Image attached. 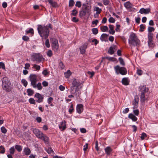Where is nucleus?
I'll use <instances>...</instances> for the list:
<instances>
[{
	"instance_id": "obj_1",
	"label": "nucleus",
	"mask_w": 158,
	"mask_h": 158,
	"mask_svg": "<svg viewBox=\"0 0 158 158\" xmlns=\"http://www.w3.org/2000/svg\"><path fill=\"white\" fill-rule=\"evenodd\" d=\"M83 87V84L78 80L74 79L72 82V86L70 88L71 94H74L77 98L81 94V89Z\"/></svg>"
},
{
	"instance_id": "obj_2",
	"label": "nucleus",
	"mask_w": 158,
	"mask_h": 158,
	"mask_svg": "<svg viewBox=\"0 0 158 158\" xmlns=\"http://www.w3.org/2000/svg\"><path fill=\"white\" fill-rule=\"evenodd\" d=\"M129 43L131 47L139 46L140 45V41L136 35L131 32L130 35L129 39Z\"/></svg>"
},
{
	"instance_id": "obj_3",
	"label": "nucleus",
	"mask_w": 158,
	"mask_h": 158,
	"mask_svg": "<svg viewBox=\"0 0 158 158\" xmlns=\"http://www.w3.org/2000/svg\"><path fill=\"white\" fill-rule=\"evenodd\" d=\"M37 30L40 36L42 38L46 39L48 35L49 31L48 29L47 26L43 27L41 25H38Z\"/></svg>"
},
{
	"instance_id": "obj_4",
	"label": "nucleus",
	"mask_w": 158,
	"mask_h": 158,
	"mask_svg": "<svg viewBox=\"0 0 158 158\" xmlns=\"http://www.w3.org/2000/svg\"><path fill=\"white\" fill-rule=\"evenodd\" d=\"M91 6L85 4L82 5V10L79 11V15L81 17L85 16L86 14L89 16L91 14Z\"/></svg>"
},
{
	"instance_id": "obj_5",
	"label": "nucleus",
	"mask_w": 158,
	"mask_h": 158,
	"mask_svg": "<svg viewBox=\"0 0 158 158\" xmlns=\"http://www.w3.org/2000/svg\"><path fill=\"white\" fill-rule=\"evenodd\" d=\"M29 78L31 82V85L34 88L36 87V83L37 81V76L35 74H31L30 75Z\"/></svg>"
},
{
	"instance_id": "obj_6",
	"label": "nucleus",
	"mask_w": 158,
	"mask_h": 158,
	"mask_svg": "<svg viewBox=\"0 0 158 158\" xmlns=\"http://www.w3.org/2000/svg\"><path fill=\"white\" fill-rule=\"evenodd\" d=\"M51 41L52 44L53 49L55 51H57L59 48L58 40L55 38H52L51 39Z\"/></svg>"
},
{
	"instance_id": "obj_7",
	"label": "nucleus",
	"mask_w": 158,
	"mask_h": 158,
	"mask_svg": "<svg viewBox=\"0 0 158 158\" xmlns=\"http://www.w3.org/2000/svg\"><path fill=\"white\" fill-rule=\"evenodd\" d=\"M139 91L140 94H147L148 93L149 90L145 86L140 85L139 87Z\"/></svg>"
},
{
	"instance_id": "obj_8",
	"label": "nucleus",
	"mask_w": 158,
	"mask_h": 158,
	"mask_svg": "<svg viewBox=\"0 0 158 158\" xmlns=\"http://www.w3.org/2000/svg\"><path fill=\"white\" fill-rule=\"evenodd\" d=\"M35 97L37 99V100H36L37 102L40 103L43 102L44 99L43 95H41L39 93H37L35 94Z\"/></svg>"
},
{
	"instance_id": "obj_9",
	"label": "nucleus",
	"mask_w": 158,
	"mask_h": 158,
	"mask_svg": "<svg viewBox=\"0 0 158 158\" xmlns=\"http://www.w3.org/2000/svg\"><path fill=\"white\" fill-rule=\"evenodd\" d=\"M33 132L38 138L40 139L42 137V136L44 134L39 130L36 129H33Z\"/></svg>"
},
{
	"instance_id": "obj_10",
	"label": "nucleus",
	"mask_w": 158,
	"mask_h": 158,
	"mask_svg": "<svg viewBox=\"0 0 158 158\" xmlns=\"http://www.w3.org/2000/svg\"><path fill=\"white\" fill-rule=\"evenodd\" d=\"M32 58L35 59H42L43 56L40 53H34L31 56Z\"/></svg>"
},
{
	"instance_id": "obj_11",
	"label": "nucleus",
	"mask_w": 158,
	"mask_h": 158,
	"mask_svg": "<svg viewBox=\"0 0 158 158\" xmlns=\"http://www.w3.org/2000/svg\"><path fill=\"white\" fill-rule=\"evenodd\" d=\"M153 34L151 32H149L148 34V44L149 46H151L152 44V41Z\"/></svg>"
},
{
	"instance_id": "obj_12",
	"label": "nucleus",
	"mask_w": 158,
	"mask_h": 158,
	"mask_svg": "<svg viewBox=\"0 0 158 158\" xmlns=\"http://www.w3.org/2000/svg\"><path fill=\"white\" fill-rule=\"evenodd\" d=\"M150 9L149 8L146 9L142 8L140 10L139 12L141 14H148L150 12Z\"/></svg>"
},
{
	"instance_id": "obj_13",
	"label": "nucleus",
	"mask_w": 158,
	"mask_h": 158,
	"mask_svg": "<svg viewBox=\"0 0 158 158\" xmlns=\"http://www.w3.org/2000/svg\"><path fill=\"white\" fill-rule=\"evenodd\" d=\"M119 73L122 75H125L127 73V69L124 67H119Z\"/></svg>"
},
{
	"instance_id": "obj_14",
	"label": "nucleus",
	"mask_w": 158,
	"mask_h": 158,
	"mask_svg": "<svg viewBox=\"0 0 158 158\" xmlns=\"http://www.w3.org/2000/svg\"><path fill=\"white\" fill-rule=\"evenodd\" d=\"M147 96V94H143V93L140 94V101L144 103L145 101H148L147 98L146 97Z\"/></svg>"
},
{
	"instance_id": "obj_15",
	"label": "nucleus",
	"mask_w": 158,
	"mask_h": 158,
	"mask_svg": "<svg viewBox=\"0 0 158 158\" xmlns=\"http://www.w3.org/2000/svg\"><path fill=\"white\" fill-rule=\"evenodd\" d=\"M76 110L77 112L81 114L83 110V105L81 104H78L77 105Z\"/></svg>"
},
{
	"instance_id": "obj_16",
	"label": "nucleus",
	"mask_w": 158,
	"mask_h": 158,
	"mask_svg": "<svg viewBox=\"0 0 158 158\" xmlns=\"http://www.w3.org/2000/svg\"><path fill=\"white\" fill-rule=\"evenodd\" d=\"M117 47L115 45H113L110 47L108 51V52L110 54H113L115 51L117 49Z\"/></svg>"
},
{
	"instance_id": "obj_17",
	"label": "nucleus",
	"mask_w": 158,
	"mask_h": 158,
	"mask_svg": "<svg viewBox=\"0 0 158 158\" xmlns=\"http://www.w3.org/2000/svg\"><path fill=\"white\" fill-rule=\"evenodd\" d=\"M66 122L65 120H64L61 123V125L59 126V128L61 129V131H64L66 128Z\"/></svg>"
},
{
	"instance_id": "obj_18",
	"label": "nucleus",
	"mask_w": 158,
	"mask_h": 158,
	"mask_svg": "<svg viewBox=\"0 0 158 158\" xmlns=\"http://www.w3.org/2000/svg\"><path fill=\"white\" fill-rule=\"evenodd\" d=\"M2 86L3 89L7 92H10L11 90V88L10 86V84L2 85Z\"/></svg>"
},
{
	"instance_id": "obj_19",
	"label": "nucleus",
	"mask_w": 158,
	"mask_h": 158,
	"mask_svg": "<svg viewBox=\"0 0 158 158\" xmlns=\"http://www.w3.org/2000/svg\"><path fill=\"white\" fill-rule=\"evenodd\" d=\"M139 101V99L138 97H135L134 101L133 102V105L134 106L133 108H136L138 106V104Z\"/></svg>"
},
{
	"instance_id": "obj_20",
	"label": "nucleus",
	"mask_w": 158,
	"mask_h": 158,
	"mask_svg": "<svg viewBox=\"0 0 158 158\" xmlns=\"http://www.w3.org/2000/svg\"><path fill=\"white\" fill-rule=\"evenodd\" d=\"M86 48L87 45H83L80 47V50L81 54H83L85 53Z\"/></svg>"
},
{
	"instance_id": "obj_21",
	"label": "nucleus",
	"mask_w": 158,
	"mask_h": 158,
	"mask_svg": "<svg viewBox=\"0 0 158 158\" xmlns=\"http://www.w3.org/2000/svg\"><path fill=\"white\" fill-rule=\"evenodd\" d=\"M122 82L123 84L125 85H129V81L127 78L125 77L122 79Z\"/></svg>"
},
{
	"instance_id": "obj_22",
	"label": "nucleus",
	"mask_w": 158,
	"mask_h": 158,
	"mask_svg": "<svg viewBox=\"0 0 158 158\" xmlns=\"http://www.w3.org/2000/svg\"><path fill=\"white\" fill-rule=\"evenodd\" d=\"M41 139L44 140V143L46 144H48L49 143V138L45 135L44 134L42 137L40 138Z\"/></svg>"
},
{
	"instance_id": "obj_23",
	"label": "nucleus",
	"mask_w": 158,
	"mask_h": 158,
	"mask_svg": "<svg viewBox=\"0 0 158 158\" xmlns=\"http://www.w3.org/2000/svg\"><path fill=\"white\" fill-rule=\"evenodd\" d=\"M124 6L127 9L133 7V5L129 2H127L124 3Z\"/></svg>"
},
{
	"instance_id": "obj_24",
	"label": "nucleus",
	"mask_w": 158,
	"mask_h": 158,
	"mask_svg": "<svg viewBox=\"0 0 158 158\" xmlns=\"http://www.w3.org/2000/svg\"><path fill=\"white\" fill-rule=\"evenodd\" d=\"M10 84L9 80L6 77H4L2 81V85Z\"/></svg>"
},
{
	"instance_id": "obj_25",
	"label": "nucleus",
	"mask_w": 158,
	"mask_h": 158,
	"mask_svg": "<svg viewBox=\"0 0 158 158\" xmlns=\"http://www.w3.org/2000/svg\"><path fill=\"white\" fill-rule=\"evenodd\" d=\"M23 152L27 156L29 155L31 153V150L28 147L25 148L24 149Z\"/></svg>"
},
{
	"instance_id": "obj_26",
	"label": "nucleus",
	"mask_w": 158,
	"mask_h": 158,
	"mask_svg": "<svg viewBox=\"0 0 158 158\" xmlns=\"http://www.w3.org/2000/svg\"><path fill=\"white\" fill-rule=\"evenodd\" d=\"M128 117L133 121H136L137 120V118L132 114H130Z\"/></svg>"
},
{
	"instance_id": "obj_27",
	"label": "nucleus",
	"mask_w": 158,
	"mask_h": 158,
	"mask_svg": "<svg viewBox=\"0 0 158 158\" xmlns=\"http://www.w3.org/2000/svg\"><path fill=\"white\" fill-rule=\"evenodd\" d=\"M105 152L107 155H109L112 151L111 148L109 147H106L105 149Z\"/></svg>"
},
{
	"instance_id": "obj_28",
	"label": "nucleus",
	"mask_w": 158,
	"mask_h": 158,
	"mask_svg": "<svg viewBox=\"0 0 158 158\" xmlns=\"http://www.w3.org/2000/svg\"><path fill=\"white\" fill-rule=\"evenodd\" d=\"M108 35L106 34H103L102 35L100 39L102 41H105V39L108 37Z\"/></svg>"
},
{
	"instance_id": "obj_29",
	"label": "nucleus",
	"mask_w": 158,
	"mask_h": 158,
	"mask_svg": "<svg viewBox=\"0 0 158 158\" xmlns=\"http://www.w3.org/2000/svg\"><path fill=\"white\" fill-rule=\"evenodd\" d=\"M48 2L53 7H56L57 6V3L52 0H48Z\"/></svg>"
},
{
	"instance_id": "obj_30",
	"label": "nucleus",
	"mask_w": 158,
	"mask_h": 158,
	"mask_svg": "<svg viewBox=\"0 0 158 158\" xmlns=\"http://www.w3.org/2000/svg\"><path fill=\"white\" fill-rule=\"evenodd\" d=\"M109 27L110 29L109 31V33L110 34H113L115 32L114 31L113 29V26L112 25H110Z\"/></svg>"
},
{
	"instance_id": "obj_31",
	"label": "nucleus",
	"mask_w": 158,
	"mask_h": 158,
	"mask_svg": "<svg viewBox=\"0 0 158 158\" xmlns=\"http://www.w3.org/2000/svg\"><path fill=\"white\" fill-rule=\"evenodd\" d=\"M94 11H96L97 14H99L101 13L102 10L98 7L95 6L94 9Z\"/></svg>"
},
{
	"instance_id": "obj_32",
	"label": "nucleus",
	"mask_w": 158,
	"mask_h": 158,
	"mask_svg": "<svg viewBox=\"0 0 158 158\" xmlns=\"http://www.w3.org/2000/svg\"><path fill=\"white\" fill-rule=\"evenodd\" d=\"M27 92L28 95L31 96L33 94L34 92L32 89H28L27 90Z\"/></svg>"
},
{
	"instance_id": "obj_33",
	"label": "nucleus",
	"mask_w": 158,
	"mask_h": 158,
	"mask_svg": "<svg viewBox=\"0 0 158 158\" xmlns=\"http://www.w3.org/2000/svg\"><path fill=\"white\" fill-rule=\"evenodd\" d=\"M71 73L70 70H68L67 72L64 73L65 77L66 78H68L71 75Z\"/></svg>"
},
{
	"instance_id": "obj_34",
	"label": "nucleus",
	"mask_w": 158,
	"mask_h": 158,
	"mask_svg": "<svg viewBox=\"0 0 158 158\" xmlns=\"http://www.w3.org/2000/svg\"><path fill=\"white\" fill-rule=\"evenodd\" d=\"M15 148L18 150L19 152H20L22 149V148L21 146L20 145H16L15 146Z\"/></svg>"
},
{
	"instance_id": "obj_35",
	"label": "nucleus",
	"mask_w": 158,
	"mask_h": 158,
	"mask_svg": "<svg viewBox=\"0 0 158 158\" xmlns=\"http://www.w3.org/2000/svg\"><path fill=\"white\" fill-rule=\"evenodd\" d=\"M59 67L62 70L64 68L65 66L63 63L61 61L59 63Z\"/></svg>"
},
{
	"instance_id": "obj_36",
	"label": "nucleus",
	"mask_w": 158,
	"mask_h": 158,
	"mask_svg": "<svg viewBox=\"0 0 158 158\" xmlns=\"http://www.w3.org/2000/svg\"><path fill=\"white\" fill-rule=\"evenodd\" d=\"M101 29L103 32L106 31L108 30V27L107 26H102L101 27Z\"/></svg>"
},
{
	"instance_id": "obj_37",
	"label": "nucleus",
	"mask_w": 158,
	"mask_h": 158,
	"mask_svg": "<svg viewBox=\"0 0 158 158\" xmlns=\"http://www.w3.org/2000/svg\"><path fill=\"white\" fill-rule=\"evenodd\" d=\"M46 151L49 154L52 153L53 155L54 154V152L52 149L51 148H48V149H46Z\"/></svg>"
},
{
	"instance_id": "obj_38",
	"label": "nucleus",
	"mask_w": 158,
	"mask_h": 158,
	"mask_svg": "<svg viewBox=\"0 0 158 158\" xmlns=\"http://www.w3.org/2000/svg\"><path fill=\"white\" fill-rule=\"evenodd\" d=\"M5 149L2 146H0V153L3 154L5 152Z\"/></svg>"
},
{
	"instance_id": "obj_39",
	"label": "nucleus",
	"mask_w": 158,
	"mask_h": 158,
	"mask_svg": "<svg viewBox=\"0 0 158 158\" xmlns=\"http://www.w3.org/2000/svg\"><path fill=\"white\" fill-rule=\"evenodd\" d=\"M37 87L38 89L39 90H41L42 89V86L40 82H39L36 85V87Z\"/></svg>"
},
{
	"instance_id": "obj_40",
	"label": "nucleus",
	"mask_w": 158,
	"mask_h": 158,
	"mask_svg": "<svg viewBox=\"0 0 158 158\" xmlns=\"http://www.w3.org/2000/svg\"><path fill=\"white\" fill-rule=\"evenodd\" d=\"M29 102L31 104L35 105L36 104L35 101L33 98H30L29 99Z\"/></svg>"
},
{
	"instance_id": "obj_41",
	"label": "nucleus",
	"mask_w": 158,
	"mask_h": 158,
	"mask_svg": "<svg viewBox=\"0 0 158 158\" xmlns=\"http://www.w3.org/2000/svg\"><path fill=\"white\" fill-rule=\"evenodd\" d=\"M21 82L25 87H26L27 86V82L25 79H22Z\"/></svg>"
},
{
	"instance_id": "obj_42",
	"label": "nucleus",
	"mask_w": 158,
	"mask_h": 158,
	"mask_svg": "<svg viewBox=\"0 0 158 158\" xmlns=\"http://www.w3.org/2000/svg\"><path fill=\"white\" fill-rule=\"evenodd\" d=\"M73 105L72 104H71L70 108L69 110V111L70 114H71L73 112Z\"/></svg>"
},
{
	"instance_id": "obj_43",
	"label": "nucleus",
	"mask_w": 158,
	"mask_h": 158,
	"mask_svg": "<svg viewBox=\"0 0 158 158\" xmlns=\"http://www.w3.org/2000/svg\"><path fill=\"white\" fill-rule=\"evenodd\" d=\"M33 68L35 69L37 71H39L40 68V67L39 65L36 64H34Z\"/></svg>"
},
{
	"instance_id": "obj_44",
	"label": "nucleus",
	"mask_w": 158,
	"mask_h": 158,
	"mask_svg": "<svg viewBox=\"0 0 158 158\" xmlns=\"http://www.w3.org/2000/svg\"><path fill=\"white\" fill-rule=\"evenodd\" d=\"M92 31L94 34L96 35L98 32V31L97 28H94L92 29Z\"/></svg>"
},
{
	"instance_id": "obj_45",
	"label": "nucleus",
	"mask_w": 158,
	"mask_h": 158,
	"mask_svg": "<svg viewBox=\"0 0 158 158\" xmlns=\"http://www.w3.org/2000/svg\"><path fill=\"white\" fill-rule=\"evenodd\" d=\"M26 33L27 34H28L29 33H30L31 34L33 35L34 33V30L32 28H30L29 30L26 31Z\"/></svg>"
},
{
	"instance_id": "obj_46",
	"label": "nucleus",
	"mask_w": 158,
	"mask_h": 158,
	"mask_svg": "<svg viewBox=\"0 0 158 158\" xmlns=\"http://www.w3.org/2000/svg\"><path fill=\"white\" fill-rule=\"evenodd\" d=\"M1 130L2 132L4 134L6 133L7 132L6 129L4 127H2L1 128Z\"/></svg>"
},
{
	"instance_id": "obj_47",
	"label": "nucleus",
	"mask_w": 158,
	"mask_h": 158,
	"mask_svg": "<svg viewBox=\"0 0 158 158\" xmlns=\"http://www.w3.org/2000/svg\"><path fill=\"white\" fill-rule=\"evenodd\" d=\"M143 71H142L139 69H137V73L139 75H141L142 74Z\"/></svg>"
},
{
	"instance_id": "obj_48",
	"label": "nucleus",
	"mask_w": 158,
	"mask_h": 158,
	"mask_svg": "<svg viewBox=\"0 0 158 158\" xmlns=\"http://www.w3.org/2000/svg\"><path fill=\"white\" fill-rule=\"evenodd\" d=\"M147 135L144 133H143L141 135L140 137L141 139L142 140H143L145 137H147Z\"/></svg>"
},
{
	"instance_id": "obj_49",
	"label": "nucleus",
	"mask_w": 158,
	"mask_h": 158,
	"mask_svg": "<svg viewBox=\"0 0 158 158\" xmlns=\"http://www.w3.org/2000/svg\"><path fill=\"white\" fill-rule=\"evenodd\" d=\"M45 45L47 48H49L50 46L49 40L47 39L45 42Z\"/></svg>"
},
{
	"instance_id": "obj_50",
	"label": "nucleus",
	"mask_w": 158,
	"mask_h": 158,
	"mask_svg": "<svg viewBox=\"0 0 158 158\" xmlns=\"http://www.w3.org/2000/svg\"><path fill=\"white\" fill-rule=\"evenodd\" d=\"M74 2L73 0H70L69 1V6H73Z\"/></svg>"
},
{
	"instance_id": "obj_51",
	"label": "nucleus",
	"mask_w": 158,
	"mask_h": 158,
	"mask_svg": "<svg viewBox=\"0 0 158 158\" xmlns=\"http://www.w3.org/2000/svg\"><path fill=\"white\" fill-rule=\"evenodd\" d=\"M10 150V154H14L15 151V149L14 147L11 148Z\"/></svg>"
},
{
	"instance_id": "obj_52",
	"label": "nucleus",
	"mask_w": 158,
	"mask_h": 158,
	"mask_svg": "<svg viewBox=\"0 0 158 158\" xmlns=\"http://www.w3.org/2000/svg\"><path fill=\"white\" fill-rule=\"evenodd\" d=\"M72 12L71 13V15H73L75 16L77 14V11L76 10L74 9L72 10Z\"/></svg>"
},
{
	"instance_id": "obj_53",
	"label": "nucleus",
	"mask_w": 158,
	"mask_h": 158,
	"mask_svg": "<svg viewBox=\"0 0 158 158\" xmlns=\"http://www.w3.org/2000/svg\"><path fill=\"white\" fill-rule=\"evenodd\" d=\"M42 84L44 87H46L48 85V83L46 81H44L42 82Z\"/></svg>"
},
{
	"instance_id": "obj_54",
	"label": "nucleus",
	"mask_w": 158,
	"mask_h": 158,
	"mask_svg": "<svg viewBox=\"0 0 158 158\" xmlns=\"http://www.w3.org/2000/svg\"><path fill=\"white\" fill-rule=\"evenodd\" d=\"M76 6L78 7H80L81 6V2L80 1L77 2L76 4Z\"/></svg>"
},
{
	"instance_id": "obj_55",
	"label": "nucleus",
	"mask_w": 158,
	"mask_h": 158,
	"mask_svg": "<svg viewBox=\"0 0 158 158\" xmlns=\"http://www.w3.org/2000/svg\"><path fill=\"white\" fill-rule=\"evenodd\" d=\"M109 21L110 23H114V22L115 20L113 18L111 17L109 18Z\"/></svg>"
},
{
	"instance_id": "obj_56",
	"label": "nucleus",
	"mask_w": 158,
	"mask_h": 158,
	"mask_svg": "<svg viewBox=\"0 0 158 158\" xmlns=\"http://www.w3.org/2000/svg\"><path fill=\"white\" fill-rule=\"evenodd\" d=\"M109 2V0H103V3L105 5H108Z\"/></svg>"
},
{
	"instance_id": "obj_57",
	"label": "nucleus",
	"mask_w": 158,
	"mask_h": 158,
	"mask_svg": "<svg viewBox=\"0 0 158 158\" xmlns=\"http://www.w3.org/2000/svg\"><path fill=\"white\" fill-rule=\"evenodd\" d=\"M148 29L149 32H151L154 31V28L153 27H148Z\"/></svg>"
},
{
	"instance_id": "obj_58",
	"label": "nucleus",
	"mask_w": 158,
	"mask_h": 158,
	"mask_svg": "<svg viewBox=\"0 0 158 158\" xmlns=\"http://www.w3.org/2000/svg\"><path fill=\"white\" fill-rule=\"evenodd\" d=\"M114 69L115 70L116 73L117 74L118 73V65H117L114 67Z\"/></svg>"
},
{
	"instance_id": "obj_59",
	"label": "nucleus",
	"mask_w": 158,
	"mask_h": 158,
	"mask_svg": "<svg viewBox=\"0 0 158 158\" xmlns=\"http://www.w3.org/2000/svg\"><path fill=\"white\" fill-rule=\"evenodd\" d=\"M134 113L136 115H138L139 114V111L138 110H135L133 111Z\"/></svg>"
},
{
	"instance_id": "obj_60",
	"label": "nucleus",
	"mask_w": 158,
	"mask_h": 158,
	"mask_svg": "<svg viewBox=\"0 0 158 158\" xmlns=\"http://www.w3.org/2000/svg\"><path fill=\"white\" fill-rule=\"evenodd\" d=\"M30 66V65L29 64L27 63L25 64V66L24 68L26 69H28Z\"/></svg>"
},
{
	"instance_id": "obj_61",
	"label": "nucleus",
	"mask_w": 158,
	"mask_h": 158,
	"mask_svg": "<svg viewBox=\"0 0 158 158\" xmlns=\"http://www.w3.org/2000/svg\"><path fill=\"white\" fill-rule=\"evenodd\" d=\"M53 100V98L51 97L48 98V103L49 104H51V102Z\"/></svg>"
},
{
	"instance_id": "obj_62",
	"label": "nucleus",
	"mask_w": 158,
	"mask_h": 158,
	"mask_svg": "<svg viewBox=\"0 0 158 158\" xmlns=\"http://www.w3.org/2000/svg\"><path fill=\"white\" fill-rule=\"evenodd\" d=\"M98 142L97 141H96V142H95V148H96V150L97 151H98L99 150V148H98Z\"/></svg>"
},
{
	"instance_id": "obj_63",
	"label": "nucleus",
	"mask_w": 158,
	"mask_h": 158,
	"mask_svg": "<svg viewBox=\"0 0 158 158\" xmlns=\"http://www.w3.org/2000/svg\"><path fill=\"white\" fill-rule=\"evenodd\" d=\"M87 73L89 75H90V77H92L94 74V72H91L90 71H88V72Z\"/></svg>"
},
{
	"instance_id": "obj_64",
	"label": "nucleus",
	"mask_w": 158,
	"mask_h": 158,
	"mask_svg": "<svg viewBox=\"0 0 158 158\" xmlns=\"http://www.w3.org/2000/svg\"><path fill=\"white\" fill-rule=\"evenodd\" d=\"M42 73L45 76H46L48 73V72L46 69L44 70L43 72Z\"/></svg>"
}]
</instances>
